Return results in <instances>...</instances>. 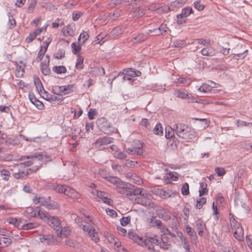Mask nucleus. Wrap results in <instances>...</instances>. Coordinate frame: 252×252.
Segmentation results:
<instances>
[{
  "label": "nucleus",
  "mask_w": 252,
  "mask_h": 252,
  "mask_svg": "<svg viewBox=\"0 0 252 252\" xmlns=\"http://www.w3.org/2000/svg\"><path fill=\"white\" fill-rule=\"evenodd\" d=\"M45 157V155H43V154H35L31 156L23 158V159L22 160H24L25 158L28 160L24 161L23 162L20 163L18 165L20 166L25 165L27 167L32 166V167L30 169H25L22 171H19L17 173H15L14 174V177L16 179L23 178L29 174V171L31 170L32 172H35L42 165Z\"/></svg>",
  "instance_id": "obj_1"
},
{
  "label": "nucleus",
  "mask_w": 252,
  "mask_h": 252,
  "mask_svg": "<svg viewBox=\"0 0 252 252\" xmlns=\"http://www.w3.org/2000/svg\"><path fill=\"white\" fill-rule=\"evenodd\" d=\"M32 200L35 204L45 206L48 209H57L59 208L58 203L51 200L50 196L45 197L36 195L33 197Z\"/></svg>",
  "instance_id": "obj_2"
},
{
  "label": "nucleus",
  "mask_w": 252,
  "mask_h": 252,
  "mask_svg": "<svg viewBox=\"0 0 252 252\" xmlns=\"http://www.w3.org/2000/svg\"><path fill=\"white\" fill-rule=\"evenodd\" d=\"M152 195L147 190L143 191V192L135 198V203L142 205L144 206H152L153 203L152 202Z\"/></svg>",
  "instance_id": "obj_3"
},
{
  "label": "nucleus",
  "mask_w": 252,
  "mask_h": 252,
  "mask_svg": "<svg viewBox=\"0 0 252 252\" xmlns=\"http://www.w3.org/2000/svg\"><path fill=\"white\" fill-rule=\"evenodd\" d=\"M133 148H127L126 151L129 154H136L137 155L141 156L143 154V146L144 143L141 142L139 140H135L133 141Z\"/></svg>",
  "instance_id": "obj_4"
},
{
  "label": "nucleus",
  "mask_w": 252,
  "mask_h": 252,
  "mask_svg": "<svg viewBox=\"0 0 252 252\" xmlns=\"http://www.w3.org/2000/svg\"><path fill=\"white\" fill-rule=\"evenodd\" d=\"M82 228L84 231L87 232L92 241L95 243L99 241L98 233L93 226L91 225H83Z\"/></svg>",
  "instance_id": "obj_5"
},
{
  "label": "nucleus",
  "mask_w": 252,
  "mask_h": 252,
  "mask_svg": "<svg viewBox=\"0 0 252 252\" xmlns=\"http://www.w3.org/2000/svg\"><path fill=\"white\" fill-rule=\"evenodd\" d=\"M232 230L234 231L235 238L239 241H242L244 239V231L242 227L237 222H233L231 224Z\"/></svg>",
  "instance_id": "obj_6"
},
{
  "label": "nucleus",
  "mask_w": 252,
  "mask_h": 252,
  "mask_svg": "<svg viewBox=\"0 0 252 252\" xmlns=\"http://www.w3.org/2000/svg\"><path fill=\"white\" fill-rule=\"evenodd\" d=\"M112 142V139L110 137H100L94 143V146L97 149L101 150L105 149V146Z\"/></svg>",
  "instance_id": "obj_7"
},
{
  "label": "nucleus",
  "mask_w": 252,
  "mask_h": 252,
  "mask_svg": "<svg viewBox=\"0 0 252 252\" xmlns=\"http://www.w3.org/2000/svg\"><path fill=\"white\" fill-rule=\"evenodd\" d=\"M51 227H52L57 232L61 230L62 226L61 225V221L57 218L55 217H51L48 219L47 222Z\"/></svg>",
  "instance_id": "obj_8"
},
{
  "label": "nucleus",
  "mask_w": 252,
  "mask_h": 252,
  "mask_svg": "<svg viewBox=\"0 0 252 252\" xmlns=\"http://www.w3.org/2000/svg\"><path fill=\"white\" fill-rule=\"evenodd\" d=\"M123 75H127L130 76L131 77H135L140 76L141 75V72L134 68H128L124 70L123 72H120L118 74V77L122 76Z\"/></svg>",
  "instance_id": "obj_9"
},
{
  "label": "nucleus",
  "mask_w": 252,
  "mask_h": 252,
  "mask_svg": "<svg viewBox=\"0 0 252 252\" xmlns=\"http://www.w3.org/2000/svg\"><path fill=\"white\" fill-rule=\"evenodd\" d=\"M131 186L130 184H125L122 181V184H120L116 187V189L120 193L127 197V194H128V192L129 191L127 189H130Z\"/></svg>",
  "instance_id": "obj_10"
},
{
  "label": "nucleus",
  "mask_w": 252,
  "mask_h": 252,
  "mask_svg": "<svg viewBox=\"0 0 252 252\" xmlns=\"http://www.w3.org/2000/svg\"><path fill=\"white\" fill-rule=\"evenodd\" d=\"M93 193L96 194L104 203L109 205H111L112 201L110 198H108L107 193L96 190L93 192Z\"/></svg>",
  "instance_id": "obj_11"
},
{
  "label": "nucleus",
  "mask_w": 252,
  "mask_h": 252,
  "mask_svg": "<svg viewBox=\"0 0 252 252\" xmlns=\"http://www.w3.org/2000/svg\"><path fill=\"white\" fill-rule=\"evenodd\" d=\"M145 190V189L142 188H136L132 191L129 190V192H128V194H127V197L134 202L135 201V198L141 194L143 191Z\"/></svg>",
  "instance_id": "obj_12"
},
{
  "label": "nucleus",
  "mask_w": 252,
  "mask_h": 252,
  "mask_svg": "<svg viewBox=\"0 0 252 252\" xmlns=\"http://www.w3.org/2000/svg\"><path fill=\"white\" fill-rule=\"evenodd\" d=\"M160 239L157 238V236L155 235H152L150 236H146V238L143 241V243L146 247L148 246H153L152 244H156L158 245Z\"/></svg>",
  "instance_id": "obj_13"
},
{
  "label": "nucleus",
  "mask_w": 252,
  "mask_h": 252,
  "mask_svg": "<svg viewBox=\"0 0 252 252\" xmlns=\"http://www.w3.org/2000/svg\"><path fill=\"white\" fill-rule=\"evenodd\" d=\"M153 31L154 35H159L162 34L163 33L168 32H171V30L169 29L166 25L164 24H161L158 28L154 29Z\"/></svg>",
  "instance_id": "obj_14"
},
{
  "label": "nucleus",
  "mask_w": 252,
  "mask_h": 252,
  "mask_svg": "<svg viewBox=\"0 0 252 252\" xmlns=\"http://www.w3.org/2000/svg\"><path fill=\"white\" fill-rule=\"evenodd\" d=\"M195 226L198 231V235L202 237L204 234V231L206 229L205 223L202 220L198 219L195 221Z\"/></svg>",
  "instance_id": "obj_15"
},
{
  "label": "nucleus",
  "mask_w": 252,
  "mask_h": 252,
  "mask_svg": "<svg viewBox=\"0 0 252 252\" xmlns=\"http://www.w3.org/2000/svg\"><path fill=\"white\" fill-rule=\"evenodd\" d=\"M104 235L105 238L107 239L109 242L114 244V246H120V241L117 238L115 237L113 235L109 232H106L104 233Z\"/></svg>",
  "instance_id": "obj_16"
},
{
  "label": "nucleus",
  "mask_w": 252,
  "mask_h": 252,
  "mask_svg": "<svg viewBox=\"0 0 252 252\" xmlns=\"http://www.w3.org/2000/svg\"><path fill=\"white\" fill-rule=\"evenodd\" d=\"M176 128L175 132L180 137L184 139L188 138L189 134L188 132V128H183V127H175Z\"/></svg>",
  "instance_id": "obj_17"
},
{
  "label": "nucleus",
  "mask_w": 252,
  "mask_h": 252,
  "mask_svg": "<svg viewBox=\"0 0 252 252\" xmlns=\"http://www.w3.org/2000/svg\"><path fill=\"white\" fill-rule=\"evenodd\" d=\"M64 194L72 198H77L80 196V194L74 189L68 187L65 188V190H64Z\"/></svg>",
  "instance_id": "obj_18"
},
{
  "label": "nucleus",
  "mask_w": 252,
  "mask_h": 252,
  "mask_svg": "<svg viewBox=\"0 0 252 252\" xmlns=\"http://www.w3.org/2000/svg\"><path fill=\"white\" fill-rule=\"evenodd\" d=\"M186 230L187 234L190 236L192 240V242L194 245L197 244V236L194 230L189 225H187L186 226Z\"/></svg>",
  "instance_id": "obj_19"
},
{
  "label": "nucleus",
  "mask_w": 252,
  "mask_h": 252,
  "mask_svg": "<svg viewBox=\"0 0 252 252\" xmlns=\"http://www.w3.org/2000/svg\"><path fill=\"white\" fill-rule=\"evenodd\" d=\"M42 97L47 100L49 101H56V100H60L61 101L63 100L62 98H58L57 96L54 94H50L45 90H44Z\"/></svg>",
  "instance_id": "obj_20"
},
{
  "label": "nucleus",
  "mask_w": 252,
  "mask_h": 252,
  "mask_svg": "<svg viewBox=\"0 0 252 252\" xmlns=\"http://www.w3.org/2000/svg\"><path fill=\"white\" fill-rule=\"evenodd\" d=\"M211 84H214V86H211L210 85H208L206 83L202 84V86H201L199 88L198 90L201 92L203 93H209L211 92L213 88L215 87L216 83L213 81H210Z\"/></svg>",
  "instance_id": "obj_21"
},
{
  "label": "nucleus",
  "mask_w": 252,
  "mask_h": 252,
  "mask_svg": "<svg viewBox=\"0 0 252 252\" xmlns=\"http://www.w3.org/2000/svg\"><path fill=\"white\" fill-rule=\"evenodd\" d=\"M127 236L129 238L133 240L138 244H142L143 243V239L138 236L134 232L129 231L128 233Z\"/></svg>",
  "instance_id": "obj_22"
},
{
  "label": "nucleus",
  "mask_w": 252,
  "mask_h": 252,
  "mask_svg": "<svg viewBox=\"0 0 252 252\" xmlns=\"http://www.w3.org/2000/svg\"><path fill=\"white\" fill-rule=\"evenodd\" d=\"M200 53L203 56L212 57L216 54V51L213 48L206 47L202 49Z\"/></svg>",
  "instance_id": "obj_23"
},
{
  "label": "nucleus",
  "mask_w": 252,
  "mask_h": 252,
  "mask_svg": "<svg viewBox=\"0 0 252 252\" xmlns=\"http://www.w3.org/2000/svg\"><path fill=\"white\" fill-rule=\"evenodd\" d=\"M62 95H65L74 92L75 86L74 84H70L68 85L62 86Z\"/></svg>",
  "instance_id": "obj_24"
},
{
  "label": "nucleus",
  "mask_w": 252,
  "mask_h": 252,
  "mask_svg": "<svg viewBox=\"0 0 252 252\" xmlns=\"http://www.w3.org/2000/svg\"><path fill=\"white\" fill-rule=\"evenodd\" d=\"M192 12V9L190 7H187L182 9V13L177 15V18H185Z\"/></svg>",
  "instance_id": "obj_25"
},
{
  "label": "nucleus",
  "mask_w": 252,
  "mask_h": 252,
  "mask_svg": "<svg viewBox=\"0 0 252 252\" xmlns=\"http://www.w3.org/2000/svg\"><path fill=\"white\" fill-rule=\"evenodd\" d=\"M63 33L65 36H73L74 35V31L73 28L69 25L63 28Z\"/></svg>",
  "instance_id": "obj_26"
},
{
  "label": "nucleus",
  "mask_w": 252,
  "mask_h": 252,
  "mask_svg": "<svg viewBox=\"0 0 252 252\" xmlns=\"http://www.w3.org/2000/svg\"><path fill=\"white\" fill-rule=\"evenodd\" d=\"M174 94L176 96L181 98H189L190 97H192V95L191 94H187L186 91L177 90L175 91Z\"/></svg>",
  "instance_id": "obj_27"
},
{
  "label": "nucleus",
  "mask_w": 252,
  "mask_h": 252,
  "mask_svg": "<svg viewBox=\"0 0 252 252\" xmlns=\"http://www.w3.org/2000/svg\"><path fill=\"white\" fill-rule=\"evenodd\" d=\"M34 84L35 86L37 91L40 94H42V92L44 91V89L42 86V83L39 78H34Z\"/></svg>",
  "instance_id": "obj_28"
},
{
  "label": "nucleus",
  "mask_w": 252,
  "mask_h": 252,
  "mask_svg": "<svg viewBox=\"0 0 252 252\" xmlns=\"http://www.w3.org/2000/svg\"><path fill=\"white\" fill-rule=\"evenodd\" d=\"M49 64L46 63V62L41 63V64H40L41 70L42 73L44 75H49L51 72V70H50V68L49 67Z\"/></svg>",
  "instance_id": "obj_29"
},
{
  "label": "nucleus",
  "mask_w": 252,
  "mask_h": 252,
  "mask_svg": "<svg viewBox=\"0 0 252 252\" xmlns=\"http://www.w3.org/2000/svg\"><path fill=\"white\" fill-rule=\"evenodd\" d=\"M70 229L69 227H64L61 228V230L57 232V235L59 237H66L69 235L70 233Z\"/></svg>",
  "instance_id": "obj_30"
},
{
  "label": "nucleus",
  "mask_w": 252,
  "mask_h": 252,
  "mask_svg": "<svg viewBox=\"0 0 252 252\" xmlns=\"http://www.w3.org/2000/svg\"><path fill=\"white\" fill-rule=\"evenodd\" d=\"M127 177L130 178V180L131 182L138 185H140L141 183H142V179L139 177L135 175H132L130 173L127 174Z\"/></svg>",
  "instance_id": "obj_31"
},
{
  "label": "nucleus",
  "mask_w": 252,
  "mask_h": 252,
  "mask_svg": "<svg viewBox=\"0 0 252 252\" xmlns=\"http://www.w3.org/2000/svg\"><path fill=\"white\" fill-rule=\"evenodd\" d=\"M11 243L12 241L9 238L2 237L0 238V245L1 247H8Z\"/></svg>",
  "instance_id": "obj_32"
},
{
  "label": "nucleus",
  "mask_w": 252,
  "mask_h": 252,
  "mask_svg": "<svg viewBox=\"0 0 252 252\" xmlns=\"http://www.w3.org/2000/svg\"><path fill=\"white\" fill-rule=\"evenodd\" d=\"M165 136L167 138L172 137L175 132V129H173L172 127H165Z\"/></svg>",
  "instance_id": "obj_33"
},
{
  "label": "nucleus",
  "mask_w": 252,
  "mask_h": 252,
  "mask_svg": "<svg viewBox=\"0 0 252 252\" xmlns=\"http://www.w3.org/2000/svg\"><path fill=\"white\" fill-rule=\"evenodd\" d=\"M37 212V211L35 210L33 208L29 207L27 208L26 210L25 211V214L27 217L32 218L36 216Z\"/></svg>",
  "instance_id": "obj_34"
},
{
  "label": "nucleus",
  "mask_w": 252,
  "mask_h": 252,
  "mask_svg": "<svg viewBox=\"0 0 252 252\" xmlns=\"http://www.w3.org/2000/svg\"><path fill=\"white\" fill-rule=\"evenodd\" d=\"M107 181L109 182V183L113 185H116V186H117L120 184H122V181L120 179L116 177L111 176H110L108 177V179L107 180Z\"/></svg>",
  "instance_id": "obj_35"
},
{
  "label": "nucleus",
  "mask_w": 252,
  "mask_h": 252,
  "mask_svg": "<svg viewBox=\"0 0 252 252\" xmlns=\"http://www.w3.org/2000/svg\"><path fill=\"white\" fill-rule=\"evenodd\" d=\"M146 13V10L144 9H135L132 14V16L136 18H139L143 16Z\"/></svg>",
  "instance_id": "obj_36"
},
{
  "label": "nucleus",
  "mask_w": 252,
  "mask_h": 252,
  "mask_svg": "<svg viewBox=\"0 0 252 252\" xmlns=\"http://www.w3.org/2000/svg\"><path fill=\"white\" fill-rule=\"evenodd\" d=\"M53 70L57 74L65 73L66 72V67L63 65L55 66L53 67Z\"/></svg>",
  "instance_id": "obj_37"
},
{
  "label": "nucleus",
  "mask_w": 252,
  "mask_h": 252,
  "mask_svg": "<svg viewBox=\"0 0 252 252\" xmlns=\"http://www.w3.org/2000/svg\"><path fill=\"white\" fill-rule=\"evenodd\" d=\"M37 213L38 214V216L41 220L46 221L47 222L48 219L50 218L51 217L47 213L42 211L41 210L38 211Z\"/></svg>",
  "instance_id": "obj_38"
},
{
  "label": "nucleus",
  "mask_w": 252,
  "mask_h": 252,
  "mask_svg": "<svg viewBox=\"0 0 252 252\" xmlns=\"http://www.w3.org/2000/svg\"><path fill=\"white\" fill-rule=\"evenodd\" d=\"M84 58L80 56V55H78L77 56V62L76 63L75 67L79 69H81L83 68L84 67Z\"/></svg>",
  "instance_id": "obj_39"
},
{
  "label": "nucleus",
  "mask_w": 252,
  "mask_h": 252,
  "mask_svg": "<svg viewBox=\"0 0 252 252\" xmlns=\"http://www.w3.org/2000/svg\"><path fill=\"white\" fill-rule=\"evenodd\" d=\"M207 187V185L205 182H202L200 183V188L201 189L199 191L200 196L207 194L208 190Z\"/></svg>",
  "instance_id": "obj_40"
},
{
  "label": "nucleus",
  "mask_w": 252,
  "mask_h": 252,
  "mask_svg": "<svg viewBox=\"0 0 252 252\" xmlns=\"http://www.w3.org/2000/svg\"><path fill=\"white\" fill-rule=\"evenodd\" d=\"M29 6L27 9V12L29 13H31L33 12L34 8L35 7L37 2L35 0H29Z\"/></svg>",
  "instance_id": "obj_41"
},
{
  "label": "nucleus",
  "mask_w": 252,
  "mask_h": 252,
  "mask_svg": "<svg viewBox=\"0 0 252 252\" xmlns=\"http://www.w3.org/2000/svg\"><path fill=\"white\" fill-rule=\"evenodd\" d=\"M186 45L185 40H176L173 42V46L175 47L183 48Z\"/></svg>",
  "instance_id": "obj_42"
},
{
  "label": "nucleus",
  "mask_w": 252,
  "mask_h": 252,
  "mask_svg": "<svg viewBox=\"0 0 252 252\" xmlns=\"http://www.w3.org/2000/svg\"><path fill=\"white\" fill-rule=\"evenodd\" d=\"M39 225L37 223L30 222L23 225L22 229L23 230H28L37 227Z\"/></svg>",
  "instance_id": "obj_43"
},
{
  "label": "nucleus",
  "mask_w": 252,
  "mask_h": 252,
  "mask_svg": "<svg viewBox=\"0 0 252 252\" xmlns=\"http://www.w3.org/2000/svg\"><path fill=\"white\" fill-rule=\"evenodd\" d=\"M173 6L171 5L169 6L168 5H164L158 8V13H166L169 11L173 10Z\"/></svg>",
  "instance_id": "obj_44"
},
{
  "label": "nucleus",
  "mask_w": 252,
  "mask_h": 252,
  "mask_svg": "<svg viewBox=\"0 0 252 252\" xmlns=\"http://www.w3.org/2000/svg\"><path fill=\"white\" fill-rule=\"evenodd\" d=\"M147 39V35L145 34V33H139L137 36H136L134 39L135 40L134 42H140L141 41H145Z\"/></svg>",
  "instance_id": "obj_45"
},
{
  "label": "nucleus",
  "mask_w": 252,
  "mask_h": 252,
  "mask_svg": "<svg viewBox=\"0 0 252 252\" xmlns=\"http://www.w3.org/2000/svg\"><path fill=\"white\" fill-rule=\"evenodd\" d=\"M65 56V51L63 49H59L57 52L54 55V58L56 59H62Z\"/></svg>",
  "instance_id": "obj_46"
},
{
  "label": "nucleus",
  "mask_w": 252,
  "mask_h": 252,
  "mask_svg": "<svg viewBox=\"0 0 252 252\" xmlns=\"http://www.w3.org/2000/svg\"><path fill=\"white\" fill-rule=\"evenodd\" d=\"M0 176L2 179L4 181H8L10 177V172L6 169L2 170L0 172Z\"/></svg>",
  "instance_id": "obj_47"
},
{
  "label": "nucleus",
  "mask_w": 252,
  "mask_h": 252,
  "mask_svg": "<svg viewBox=\"0 0 252 252\" xmlns=\"http://www.w3.org/2000/svg\"><path fill=\"white\" fill-rule=\"evenodd\" d=\"M89 37V34L87 32H83L80 34L78 37V41L84 43L87 40Z\"/></svg>",
  "instance_id": "obj_48"
},
{
  "label": "nucleus",
  "mask_w": 252,
  "mask_h": 252,
  "mask_svg": "<svg viewBox=\"0 0 252 252\" xmlns=\"http://www.w3.org/2000/svg\"><path fill=\"white\" fill-rule=\"evenodd\" d=\"M150 223L152 226H157L159 228L161 226L162 222L160 220L152 219L150 220Z\"/></svg>",
  "instance_id": "obj_49"
},
{
  "label": "nucleus",
  "mask_w": 252,
  "mask_h": 252,
  "mask_svg": "<svg viewBox=\"0 0 252 252\" xmlns=\"http://www.w3.org/2000/svg\"><path fill=\"white\" fill-rule=\"evenodd\" d=\"M181 192L184 195H187L189 194V187L187 183H186L183 185L181 188Z\"/></svg>",
  "instance_id": "obj_50"
},
{
  "label": "nucleus",
  "mask_w": 252,
  "mask_h": 252,
  "mask_svg": "<svg viewBox=\"0 0 252 252\" xmlns=\"http://www.w3.org/2000/svg\"><path fill=\"white\" fill-rule=\"evenodd\" d=\"M130 220L131 218L130 216L123 217L120 220L121 225L124 226H126L130 222Z\"/></svg>",
  "instance_id": "obj_51"
},
{
  "label": "nucleus",
  "mask_w": 252,
  "mask_h": 252,
  "mask_svg": "<svg viewBox=\"0 0 252 252\" xmlns=\"http://www.w3.org/2000/svg\"><path fill=\"white\" fill-rule=\"evenodd\" d=\"M158 245H159L161 248L164 249V250H167V249H168V248L169 247V244L166 243L164 241L163 238H162L161 239H160V240L159 241V243Z\"/></svg>",
  "instance_id": "obj_52"
},
{
  "label": "nucleus",
  "mask_w": 252,
  "mask_h": 252,
  "mask_svg": "<svg viewBox=\"0 0 252 252\" xmlns=\"http://www.w3.org/2000/svg\"><path fill=\"white\" fill-rule=\"evenodd\" d=\"M62 86H54L52 88L53 92L54 94L60 95H62Z\"/></svg>",
  "instance_id": "obj_53"
},
{
  "label": "nucleus",
  "mask_w": 252,
  "mask_h": 252,
  "mask_svg": "<svg viewBox=\"0 0 252 252\" xmlns=\"http://www.w3.org/2000/svg\"><path fill=\"white\" fill-rule=\"evenodd\" d=\"M72 53L74 54H77L81 50V46L77 45L75 42L71 44Z\"/></svg>",
  "instance_id": "obj_54"
},
{
  "label": "nucleus",
  "mask_w": 252,
  "mask_h": 252,
  "mask_svg": "<svg viewBox=\"0 0 252 252\" xmlns=\"http://www.w3.org/2000/svg\"><path fill=\"white\" fill-rule=\"evenodd\" d=\"M46 51L43 50V47L42 46H41L40 50L38 52L37 56L36 58V61L39 62L40 61L42 58L44 54H45Z\"/></svg>",
  "instance_id": "obj_55"
},
{
  "label": "nucleus",
  "mask_w": 252,
  "mask_h": 252,
  "mask_svg": "<svg viewBox=\"0 0 252 252\" xmlns=\"http://www.w3.org/2000/svg\"><path fill=\"white\" fill-rule=\"evenodd\" d=\"M206 202V198L205 197H202L199 199V200H197L196 202V207L198 209H200L203 205Z\"/></svg>",
  "instance_id": "obj_56"
},
{
  "label": "nucleus",
  "mask_w": 252,
  "mask_h": 252,
  "mask_svg": "<svg viewBox=\"0 0 252 252\" xmlns=\"http://www.w3.org/2000/svg\"><path fill=\"white\" fill-rule=\"evenodd\" d=\"M56 184L55 183L47 182L45 184V188L47 189L55 190Z\"/></svg>",
  "instance_id": "obj_57"
},
{
  "label": "nucleus",
  "mask_w": 252,
  "mask_h": 252,
  "mask_svg": "<svg viewBox=\"0 0 252 252\" xmlns=\"http://www.w3.org/2000/svg\"><path fill=\"white\" fill-rule=\"evenodd\" d=\"M39 240L41 242L48 244L50 242V237L49 236L41 235L39 237Z\"/></svg>",
  "instance_id": "obj_58"
},
{
  "label": "nucleus",
  "mask_w": 252,
  "mask_h": 252,
  "mask_svg": "<svg viewBox=\"0 0 252 252\" xmlns=\"http://www.w3.org/2000/svg\"><path fill=\"white\" fill-rule=\"evenodd\" d=\"M215 171L218 176H222L225 174V170L224 168L217 167L215 168Z\"/></svg>",
  "instance_id": "obj_59"
},
{
  "label": "nucleus",
  "mask_w": 252,
  "mask_h": 252,
  "mask_svg": "<svg viewBox=\"0 0 252 252\" xmlns=\"http://www.w3.org/2000/svg\"><path fill=\"white\" fill-rule=\"evenodd\" d=\"M185 2V0H176L173 1L171 3V6H173V7H179L182 6V5Z\"/></svg>",
  "instance_id": "obj_60"
},
{
  "label": "nucleus",
  "mask_w": 252,
  "mask_h": 252,
  "mask_svg": "<svg viewBox=\"0 0 252 252\" xmlns=\"http://www.w3.org/2000/svg\"><path fill=\"white\" fill-rule=\"evenodd\" d=\"M96 125L97 126H99V125H102V126H106V125H107V121L104 118L98 119L96 121Z\"/></svg>",
  "instance_id": "obj_61"
},
{
  "label": "nucleus",
  "mask_w": 252,
  "mask_h": 252,
  "mask_svg": "<svg viewBox=\"0 0 252 252\" xmlns=\"http://www.w3.org/2000/svg\"><path fill=\"white\" fill-rule=\"evenodd\" d=\"M97 114V112L94 109H90L88 113V118L90 120L94 119V116Z\"/></svg>",
  "instance_id": "obj_62"
},
{
  "label": "nucleus",
  "mask_w": 252,
  "mask_h": 252,
  "mask_svg": "<svg viewBox=\"0 0 252 252\" xmlns=\"http://www.w3.org/2000/svg\"><path fill=\"white\" fill-rule=\"evenodd\" d=\"M94 71L98 73L100 76H103L105 73V70L103 67H96L94 68Z\"/></svg>",
  "instance_id": "obj_63"
},
{
  "label": "nucleus",
  "mask_w": 252,
  "mask_h": 252,
  "mask_svg": "<svg viewBox=\"0 0 252 252\" xmlns=\"http://www.w3.org/2000/svg\"><path fill=\"white\" fill-rule=\"evenodd\" d=\"M196 40L197 41L198 43L203 45H208L210 44V39H204L203 38H199L196 39Z\"/></svg>",
  "instance_id": "obj_64"
}]
</instances>
